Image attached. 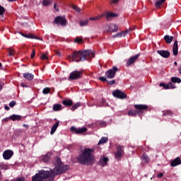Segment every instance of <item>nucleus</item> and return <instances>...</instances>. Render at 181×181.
Returning <instances> with one entry per match:
<instances>
[{
  "label": "nucleus",
  "mask_w": 181,
  "mask_h": 181,
  "mask_svg": "<svg viewBox=\"0 0 181 181\" xmlns=\"http://www.w3.org/2000/svg\"><path fill=\"white\" fill-rule=\"evenodd\" d=\"M69 169V165H64L60 158H56L55 168L53 170L38 171L32 177L31 181H53L57 175L64 173Z\"/></svg>",
  "instance_id": "f257e3e1"
},
{
  "label": "nucleus",
  "mask_w": 181,
  "mask_h": 181,
  "mask_svg": "<svg viewBox=\"0 0 181 181\" xmlns=\"http://www.w3.org/2000/svg\"><path fill=\"white\" fill-rule=\"evenodd\" d=\"M93 152H94V149L90 148H85L78 156V162L81 165H93L95 162Z\"/></svg>",
  "instance_id": "f03ea898"
},
{
  "label": "nucleus",
  "mask_w": 181,
  "mask_h": 181,
  "mask_svg": "<svg viewBox=\"0 0 181 181\" xmlns=\"http://www.w3.org/2000/svg\"><path fill=\"white\" fill-rule=\"evenodd\" d=\"M95 54L92 50H86L83 52H75L71 56H69V62H84L85 60H90L94 57Z\"/></svg>",
  "instance_id": "7ed1b4c3"
},
{
  "label": "nucleus",
  "mask_w": 181,
  "mask_h": 181,
  "mask_svg": "<svg viewBox=\"0 0 181 181\" xmlns=\"http://www.w3.org/2000/svg\"><path fill=\"white\" fill-rule=\"evenodd\" d=\"M134 108L136 110H129L127 114L132 117H135L136 114L138 115H141V114H144V112L148 110V105H134Z\"/></svg>",
  "instance_id": "20e7f679"
},
{
  "label": "nucleus",
  "mask_w": 181,
  "mask_h": 181,
  "mask_svg": "<svg viewBox=\"0 0 181 181\" xmlns=\"http://www.w3.org/2000/svg\"><path fill=\"white\" fill-rule=\"evenodd\" d=\"M117 71H118V68H117V66H113L112 69H110L105 72V77L111 80V78L115 77Z\"/></svg>",
  "instance_id": "39448f33"
},
{
  "label": "nucleus",
  "mask_w": 181,
  "mask_h": 181,
  "mask_svg": "<svg viewBox=\"0 0 181 181\" xmlns=\"http://www.w3.org/2000/svg\"><path fill=\"white\" fill-rule=\"evenodd\" d=\"M83 76V72L80 71H74L70 74L69 77V80H77V78H80Z\"/></svg>",
  "instance_id": "423d86ee"
},
{
  "label": "nucleus",
  "mask_w": 181,
  "mask_h": 181,
  "mask_svg": "<svg viewBox=\"0 0 181 181\" xmlns=\"http://www.w3.org/2000/svg\"><path fill=\"white\" fill-rule=\"evenodd\" d=\"M115 156L117 160H121V158L124 156V147L121 146H117Z\"/></svg>",
  "instance_id": "0eeeda50"
},
{
  "label": "nucleus",
  "mask_w": 181,
  "mask_h": 181,
  "mask_svg": "<svg viewBox=\"0 0 181 181\" xmlns=\"http://www.w3.org/2000/svg\"><path fill=\"white\" fill-rule=\"evenodd\" d=\"M55 23L57 25H61V26H66L67 24V20L66 17L57 16L54 19Z\"/></svg>",
  "instance_id": "6e6552de"
},
{
  "label": "nucleus",
  "mask_w": 181,
  "mask_h": 181,
  "mask_svg": "<svg viewBox=\"0 0 181 181\" xmlns=\"http://www.w3.org/2000/svg\"><path fill=\"white\" fill-rule=\"evenodd\" d=\"M112 95H114V97H117V98H121V99L127 98V94H125L124 93H123L119 90H116L113 91Z\"/></svg>",
  "instance_id": "1a4fd4ad"
},
{
  "label": "nucleus",
  "mask_w": 181,
  "mask_h": 181,
  "mask_svg": "<svg viewBox=\"0 0 181 181\" xmlns=\"http://www.w3.org/2000/svg\"><path fill=\"white\" fill-rule=\"evenodd\" d=\"M13 156V151H12L11 150H6L3 153V158L4 159H5V160H9V159H11V158H12Z\"/></svg>",
  "instance_id": "9d476101"
},
{
  "label": "nucleus",
  "mask_w": 181,
  "mask_h": 181,
  "mask_svg": "<svg viewBox=\"0 0 181 181\" xmlns=\"http://www.w3.org/2000/svg\"><path fill=\"white\" fill-rule=\"evenodd\" d=\"M71 132H75V134H84V132H87L86 127H81V128H76L74 127H71Z\"/></svg>",
  "instance_id": "9b49d317"
},
{
  "label": "nucleus",
  "mask_w": 181,
  "mask_h": 181,
  "mask_svg": "<svg viewBox=\"0 0 181 181\" xmlns=\"http://www.w3.org/2000/svg\"><path fill=\"white\" fill-rule=\"evenodd\" d=\"M160 87H163V88H165V90H169V88H176V86H175V84L172 83V82H170L168 83H160L159 84Z\"/></svg>",
  "instance_id": "f8f14e48"
},
{
  "label": "nucleus",
  "mask_w": 181,
  "mask_h": 181,
  "mask_svg": "<svg viewBox=\"0 0 181 181\" xmlns=\"http://www.w3.org/2000/svg\"><path fill=\"white\" fill-rule=\"evenodd\" d=\"M107 163H108V158L104 156H102L99 160V165L104 168L105 166H107Z\"/></svg>",
  "instance_id": "ddd939ff"
},
{
  "label": "nucleus",
  "mask_w": 181,
  "mask_h": 181,
  "mask_svg": "<svg viewBox=\"0 0 181 181\" xmlns=\"http://www.w3.org/2000/svg\"><path fill=\"white\" fill-rule=\"evenodd\" d=\"M107 32H117L118 30V25L115 24H109L107 25Z\"/></svg>",
  "instance_id": "4468645a"
},
{
  "label": "nucleus",
  "mask_w": 181,
  "mask_h": 181,
  "mask_svg": "<svg viewBox=\"0 0 181 181\" xmlns=\"http://www.w3.org/2000/svg\"><path fill=\"white\" fill-rule=\"evenodd\" d=\"M117 16H118V14L112 12H107L105 14L106 20H107L108 21L114 19V18H117Z\"/></svg>",
  "instance_id": "2eb2a0df"
},
{
  "label": "nucleus",
  "mask_w": 181,
  "mask_h": 181,
  "mask_svg": "<svg viewBox=\"0 0 181 181\" xmlns=\"http://www.w3.org/2000/svg\"><path fill=\"white\" fill-rule=\"evenodd\" d=\"M52 156V153H47V154L42 156L40 157L41 160H42V162H45V163H47V162H49V160H50V158Z\"/></svg>",
  "instance_id": "dca6fc26"
},
{
  "label": "nucleus",
  "mask_w": 181,
  "mask_h": 181,
  "mask_svg": "<svg viewBox=\"0 0 181 181\" xmlns=\"http://www.w3.org/2000/svg\"><path fill=\"white\" fill-rule=\"evenodd\" d=\"M138 57H139V54L134 55V57H130L127 62V66H131V64H133V63H135V61L136 60V59H138Z\"/></svg>",
  "instance_id": "f3484780"
},
{
  "label": "nucleus",
  "mask_w": 181,
  "mask_h": 181,
  "mask_svg": "<svg viewBox=\"0 0 181 181\" xmlns=\"http://www.w3.org/2000/svg\"><path fill=\"white\" fill-rule=\"evenodd\" d=\"M159 54L164 59H168L170 56V52L168 50H160Z\"/></svg>",
  "instance_id": "a211bd4d"
},
{
  "label": "nucleus",
  "mask_w": 181,
  "mask_h": 181,
  "mask_svg": "<svg viewBox=\"0 0 181 181\" xmlns=\"http://www.w3.org/2000/svg\"><path fill=\"white\" fill-rule=\"evenodd\" d=\"M173 53L174 56H177L179 53V46L177 45V40H175L173 45Z\"/></svg>",
  "instance_id": "6ab92c4d"
},
{
  "label": "nucleus",
  "mask_w": 181,
  "mask_h": 181,
  "mask_svg": "<svg viewBox=\"0 0 181 181\" xmlns=\"http://www.w3.org/2000/svg\"><path fill=\"white\" fill-rule=\"evenodd\" d=\"M181 165L180 157H177L171 162V166L175 167Z\"/></svg>",
  "instance_id": "aec40b11"
},
{
  "label": "nucleus",
  "mask_w": 181,
  "mask_h": 181,
  "mask_svg": "<svg viewBox=\"0 0 181 181\" xmlns=\"http://www.w3.org/2000/svg\"><path fill=\"white\" fill-rule=\"evenodd\" d=\"M141 159L144 163H149L151 160V158H149V156L146 155V153H144L141 157Z\"/></svg>",
  "instance_id": "412c9836"
},
{
  "label": "nucleus",
  "mask_w": 181,
  "mask_h": 181,
  "mask_svg": "<svg viewBox=\"0 0 181 181\" xmlns=\"http://www.w3.org/2000/svg\"><path fill=\"white\" fill-rule=\"evenodd\" d=\"M9 119H11V121H21L22 116L19 115H12L9 117Z\"/></svg>",
  "instance_id": "4be33fe9"
},
{
  "label": "nucleus",
  "mask_w": 181,
  "mask_h": 181,
  "mask_svg": "<svg viewBox=\"0 0 181 181\" xmlns=\"http://www.w3.org/2000/svg\"><path fill=\"white\" fill-rule=\"evenodd\" d=\"M24 78H26V80H28V81H32V80L34 78L33 74H30V73H25L23 74Z\"/></svg>",
  "instance_id": "5701e85b"
},
{
  "label": "nucleus",
  "mask_w": 181,
  "mask_h": 181,
  "mask_svg": "<svg viewBox=\"0 0 181 181\" xmlns=\"http://www.w3.org/2000/svg\"><path fill=\"white\" fill-rule=\"evenodd\" d=\"M164 40L165 42H166V43L170 45V43H172V42H173V36L165 35L164 37Z\"/></svg>",
  "instance_id": "b1692460"
},
{
  "label": "nucleus",
  "mask_w": 181,
  "mask_h": 181,
  "mask_svg": "<svg viewBox=\"0 0 181 181\" xmlns=\"http://www.w3.org/2000/svg\"><path fill=\"white\" fill-rule=\"evenodd\" d=\"M59 121L56 122V123L52 126V129H51V132L50 134L51 135H53V134H54V132H56V129H57V127H59Z\"/></svg>",
  "instance_id": "393cba45"
},
{
  "label": "nucleus",
  "mask_w": 181,
  "mask_h": 181,
  "mask_svg": "<svg viewBox=\"0 0 181 181\" xmlns=\"http://www.w3.org/2000/svg\"><path fill=\"white\" fill-rule=\"evenodd\" d=\"M59 121L56 122V123L52 126V129H51V132L50 134L51 135H53V134H54V132H56V129H57V127H59Z\"/></svg>",
  "instance_id": "a878e982"
},
{
  "label": "nucleus",
  "mask_w": 181,
  "mask_h": 181,
  "mask_svg": "<svg viewBox=\"0 0 181 181\" xmlns=\"http://www.w3.org/2000/svg\"><path fill=\"white\" fill-rule=\"evenodd\" d=\"M89 22L90 21L88 19L81 20L79 21V25L81 26V28H83L84 26H88Z\"/></svg>",
  "instance_id": "bb28decb"
},
{
  "label": "nucleus",
  "mask_w": 181,
  "mask_h": 181,
  "mask_svg": "<svg viewBox=\"0 0 181 181\" xmlns=\"http://www.w3.org/2000/svg\"><path fill=\"white\" fill-rule=\"evenodd\" d=\"M132 30H135V27H134L133 28H129L124 31H122V33H123V37H125V36H127V35H128L129 32H132Z\"/></svg>",
  "instance_id": "cd10ccee"
},
{
  "label": "nucleus",
  "mask_w": 181,
  "mask_h": 181,
  "mask_svg": "<svg viewBox=\"0 0 181 181\" xmlns=\"http://www.w3.org/2000/svg\"><path fill=\"white\" fill-rule=\"evenodd\" d=\"M52 110H54V111H62V105L60 104L54 105Z\"/></svg>",
  "instance_id": "c85d7f7f"
},
{
  "label": "nucleus",
  "mask_w": 181,
  "mask_h": 181,
  "mask_svg": "<svg viewBox=\"0 0 181 181\" xmlns=\"http://www.w3.org/2000/svg\"><path fill=\"white\" fill-rule=\"evenodd\" d=\"M62 104H64V105H66V107H70V105H72L73 101H71V100H65L62 101Z\"/></svg>",
  "instance_id": "c756f323"
},
{
  "label": "nucleus",
  "mask_w": 181,
  "mask_h": 181,
  "mask_svg": "<svg viewBox=\"0 0 181 181\" xmlns=\"http://www.w3.org/2000/svg\"><path fill=\"white\" fill-rule=\"evenodd\" d=\"M103 16H104V14H100L95 17H90V18H89V21H100V19H101V18H103Z\"/></svg>",
  "instance_id": "7c9ffc66"
},
{
  "label": "nucleus",
  "mask_w": 181,
  "mask_h": 181,
  "mask_svg": "<svg viewBox=\"0 0 181 181\" xmlns=\"http://www.w3.org/2000/svg\"><path fill=\"white\" fill-rule=\"evenodd\" d=\"M171 82L172 83H177L178 84H180L181 83V79H180V78L173 77V78H171Z\"/></svg>",
  "instance_id": "2f4dec72"
},
{
  "label": "nucleus",
  "mask_w": 181,
  "mask_h": 181,
  "mask_svg": "<svg viewBox=\"0 0 181 181\" xmlns=\"http://www.w3.org/2000/svg\"><path fill=\"white\" fill-rule=\"evenodd\" d=\"M107 141H108V138L107 137H102L99 142L98 143V145H101L103 144H105V142H107Z\"/></svg>",
  "instance_id": "473e14b6"
},
{
  "label": "nucleus",
  "mask_w": 181,
  "mask_h": 181,
  "mask_svg": "<svg viewBox=\"0 0 181 181\" xmlns=\"http://www.w3.org/2000/svg\"><path fill=\"white\" fill-rule=\"evenodd\" d=\"M8 56H15V49L12 48L8 49Z\"/></svg>",
  "instance_id": "72a5a7b5"
},
{
  "label": "nucleus",
  "mask_w": 181,
  "mask_h": 181,
  "mask_svg": "<svg viewBox=\"0 0 181 181\" xmlns=\"http://www.w3.org/2000/svg\"><path fill=\"white\" fill-rule=\"evenodd\" d=\"M52 4V1L49 0H42L43 6H47V5H50Z\"/></svg>",
  "instance_id": "f704fd0d"
},
{
  "label": "nucleus",
  "mask_w": 181,
  "mask_h": 181,
  "mask_svg": "<svg viewBox=\"0 0 181 181\" xmlns=\"http://www.w3.org/2000/svg\"><path fill=\"white\" fill-rule=\"evenodd\" d=\"M72 8L74 9L77 13H80V12H81V8H78L77 6L72 5Z\"/></svg>",
  "instance_id": "c9c22d12"
},
{
  "label": "nucleus",
  "mask_w": 181,
  "mask_h": 181,
  "mask_svg": "<svg viewBox=\"0 0 181 181\" xmlns=\"http://www.w3.org/2000/svg\"><path fill=\"white\" fill-rule=\"evenodd\" d=\"M0 169H4L5 170H8V165L4 163H0Z\"/></svg>",
  "instance_id": "e433bc0d"
},
{
  "label": "nucleus",
  "mask_w": 181,
  "mask_h": 181,
  "mask_svg": "<svg viewBox=\"0 0 181 181\" xmlns=\"http://www.w3.org/2000/svg\"><path fill=\"white\" fill-rule=\"evenodd\" d=\"M80 105H81L80 104V103H77L75 105H74L72 108H71L72 111H74L75 110H77V108H78V107H80Z\"/></svg>",
  "instance_id": "4c0bfd02"
},
{
  "label": "nucleus",
  "mask_w": 181,
  "mask_h": 181,
  "mask_svg": "<svg viewBox=\"0 0 181 181\" xmlns=\"http://www.w3.org/2000/svg\"><path fill=\"white\" fill-rule=\"evenodd\" d=\"M24 37H27V39H36V37L32 34H28L24 35Z\"/></svg>",
  "instance_id": "58836bf2"
},
{
  "label": "nucleus",
  "mask_w": 181,
  "mask_h": 181,
  "mask_svg": "<svg viewBox=\"0 0 181 181\" xmlns=\"http://www.w3.org/2000/svg\"><path fill=\"white\" fill-rule=\"evenodd\" d=\"M124 33H118L116 35H113V37H124Z\"/></svg>",
  "instance_id": "ea45409f"
},
{
  "label": "nucleus",
  "mask_w": 181,
  "mask_h": 181,
  "mask_svg": "<svg viewBox=\"0 0 181 181\" xmlns=\"http://www.w3.org/2000/svg\"><path fill=\"white\" fill-rule=\"evenodd\" d=\"M110 4L111 5H118V4H119V0H111Z\"/></svg>",
  "instance_id": "a19ab883"
},
{
  "label": "nucleus",
  "mask_w": 181,
  "mask_h": 181,
  "mask_svg": "<svg viewBox=\"0 0 181 181\" xmlns=\"http://www.w3.org/2000/svg\"><path fill=\"white\" fill-rule=\"evenodd\" d=\"M44 94H49L50 93V88H45L42 90Z\"/></svg>",
  "instance_id": "79ce46f5"
},
{
  "label": "nucleus",
  "mask_w": 181,
  "mask_h": 181,
  "mask_svg": "<svg viewBox=\"0 0 181 181\" xmlns=\"http://www.w3.org/2000/svg\"><path fill=\"white\" fill-rule=\"evenodd\" d=\"M166 115H172V112L170 110L165 111L163 114V117H166Z\"/></svg>",
  "instance_id": "37998d69"
},
{
  "label": "nucleus",
  "mask_w": 181,
  "mask_h": 181,
  "mask_svg": "<svg viewBox=\"0 0 181 181\" xmlns=\"http://www.w3.org/2000/svg\"><path fill=\"white\" fill-rule=\"evenodd\" d=\"M40 59H41V60H47V59H49V57H47V56L46 54H42L40 56Z\"/></svg>",
  "instance_id": "c03bdc74"
},
{
  "label": "nucleus",
  "mask_w": 181,
  "mask_h": 181,
  "mask_svg": "<svg viewBox=\"0 0 181 181\" xmlns=\"http://www.w3.org/2000/svg\"><path fill=\"white\" fill-rule=\"evenodd\" d=\"M11 181H25V177H18V178L12 180Z\"/></svg>",
  "instance_id": "a18cd8bd"
},
{
  "label": "nucleus",
  "mask_w": 181,
  "mask_h": 181,
  "mask_svg": "<svg viewBox=\"0 0 181 181\" xmlns=\"http://www.w3.org/2000/svg\"><path fill=\"white\" fill-rule=\"evenodd\" d=\"M5 13V8H4L2 6H0V15H4Z\"/></svg>",
  "instance_id": "49530a36"
},
{
  "label": "nucleus",
  "mask_w": 181,
  "mask_h": 181,
  "mask_svg": "<svg viewBox=\"0 0 181 181\" xmlns=\"http://www.w3.org/2000/svg\"><path fill=\"white\" fill-rule=\"evenodd\" d=\"M15 105H16V101H11L9 103V107H11V108L15 107Z\"/></svg>",
  "instance_id": "de8ad7c7"
},
{
  "label": "nucleus",
  "mask_w": 181,
  "mask_h": 181,
  "mask_svg": "<svg viewBox=\"0 0 181 181\" xmlns=\"http://www.w3.org/2000/svg\"><path fill=\"white\" fill-rule=\"evenodd\" d=\"M107 83L110 84V86H112V84H115V80L107 81Z\"/></svg>",
  "instance_id": "09e8293b"
},
{
  "label": "nucleus",
  "mask_w": 181,
  "mask_h": 181,
  "mask_svg": "<svg viewBox=\"0 0 181 181\" xmlns=\"http://www.w3.org/2000/svg\"><path fill=\"white\" fill-rule=\"evenodd\" d=\"M99 80L100 81H106V83H107V78H105V77H103V76H100V77H99Z\"/></svg>",
  "instance_id": "8fccbe9b"
},
{
  "label": "nucleus",
  "mask_w": 181,
  "mask_h": 181,
  "mask_svg": "<svg viewBox=\"0 0 181 181\" xmlns=\"http://www.w3.org/2000/svg\"><path fill=\"white\" fill-rule=\"evenodd\" d=\"M81 38H80V37H76V39H75V42L76 43H80L81 42Z\"/></svg>",
  "instance_id": "3c124183"
},
{
  "label": "nucleus",
  "mask_w": 181,
  "mask_h": 181,
  "mask_svg": "<svg viewBox=\"0 0 181 181\" xmlns=\"http://www.w3.org/2000/svg\"><path fill=\"white\" fill-rule=\"evenodd\" d=\"M35 54H36V52L35 49H33V52L31 53V59H33L35 57Z\"/></svg>",
  "instance_id": "603ef678"
},
{
  "label": "nucleus",
  "mask_w": 181,
  "mask_h": 181,
  "mask_svg": "<svg viewBox=\"0 0 181 181\" xmlns=\"http://www.w3.org/2000/svg\"><path fill=\"white\" fill-rule=\"evenodd\" d=\"M166 0H159V6L160 7V5H162V4H164V2H165Z\"/></svg>",
  "instance_id": "864d4df0"
},
{
  "label": "nucleus",
  "mask_w": 181,
  "mask_h": 181,
  "mask_svg": "<svg viewBox=\"0 0 181 181\" xmlns=\"http://www.w3.org/2000/svg\"><path fill=\"white\" fill-rule=\"evenodd\" d=\"M54 8L55 11H59V7H57V4H54Z\"/></svg>",
  "instance_id": "5fc2aeb1"
},
{
  "label": "nucleus",
  "mask_w": 181,
  "mask_h": 181,
  "mask_svg": "<svg viewBox=\"0 0 181 181\" xmlns=\"http://www.w3.org/2000/svg\"><path fill=\"white\" fill-rule=\"evenodd\" d=\"M21 87H23V88L28 87V86H26V84H25V83H22L21 84Z\"/></svg>",
  "instance_id": "6e6d98bb"
},
{
  "label": "nucleus",
  "mask_w": 181,
  "mask_h": 181,
  "mask_svg": "<svg viewBox=\"0 0 181 181\" xmlns=\"http://www.w3.org/2000/svg\"><path fill=\"white\" fill-rule=\"evenodd\" d=\"M4 108L5 110H6V111H9V110H11V108H9V106H5Z\"/></svg>",
  "instance_id": "4d7b16f0"
},
{
  "label": "nucleus",
  "mask_w": 181,
  "mask_h": 181,
  "mask_svg": "<svg viewBox=\"0 0 181 181\" xmlns=\"http://www.w3.org/2000/svg\"><path fill=\"white\" fill-rule=\"evenodd\" d=\"M156 8H159V1H156Z\"/></svg>",
  "instance_id": "13d9d810"
},
{
  "label": "nucleus",
  "mask_w": 181,
  "mask_h": 181,
  "mask_svg": "<svg viewBox=\"0 0 181 181\" xmlns=\"http://www.w3.org/2000/svg\"><path fill=\"white\" fill-rule=\"evenodd\" d=\"M8 120H9V118L8 117L2 119V121H6V122H8Z\"/></svg>",
  "instance_id": "bf43d9fd"
},
{
  "label": "nucleus",
  "mask_w": 181,
  "mask_h": 181,
  "mask_svg": "<svg viewBox=\"0 0 181 181\" xmlns=\"http://www.w3.org/2000/svg\"><path fill=\"white\" fill-rule=\"evenodd\" d=\"M57 56H59V57L62 56V53L60 52H57Z\"/></svg>",
  "instance_id": "052dcab7"
},
{
  "label": "nucleus",
  "mask_w": 181,
  "mask_h": 181,
  "mask_svg": "<svg viewBox=\"0 0 181 181\" xmlns=\"http://www.w3.org/2000/svg\"><path fill=\"white\" fill-rule=\"evenodd\" d=\"M23 127H24V128H28L29 127V125L26 124H24L23 125Z\"/></svg>",
  "instance_id": "680f3d73"
},
{
  "label": "nucleus",
  "mask_w": 181,
  "mask_h": 181,
  "mask_svg": "<svg viewBox=\"0 0 181 181\" xmlns=\"http://www.w3.org/2000/svg\"><path fill=\"white\" fill-rule=\"evenodd\" d=\"M163 176V174L162 173H159V177H162Z\"/></svg>",
  "instance_id": "e2e57ef3"
},
{
  "label": "nucleus",
  "mask_w": 181,
  "mask_h": 181,
  "mask_svg": "<svg viewBox=\"0 0 181 181\" xmlns=\"http://www.w3.org/2000/svg\"><path fill=\"white\" fill-rule=\"evenodd\" d=\"M21 33V35L23 36V37H25V36H26V35H25V34L22 33Z\"/></svg>",
  "instance_id": "0e129e2a"
},
{
  "label": "nucleus",
  "mask_w": 181,
  "mask_h": 181,
  "mask_svg": "<svg viewBox=\"0 0 181 181\" xmlns=\"http://www.w3.org/2000/svg\"><path fill=\"white\" fill-rule=\"evenodd\" d=\"M174 64H175V66H177V62H174Z\"/></svg>",
  "instance_id": "69168bd1"
},
{
  "label": "nucleus",
  "mask_w": 181,
  "mask_h": 181,
  "mask_svg": "<svg viewBox=\"0 0 181 181\" xmlns=\"http://www.w3.org/2000/svg\"><path fill=\"white\" fill-rule=\"evenodd\" d=\"M2 90V85L0 84V91Z\"/></svg>",
  "instance_id": "338daca9"
},
{
  "label": "nucleus",
  "mask_w": 181,
  "mask_h": 181,
  "mask_svg": "<svg viewBox=\"0 0 181 181\" xmlns=\"http://www.w3.org/2000/svg\"><path fill=\"white\" fill-rule=\"evenodd\" d=\"M179 72H180V74H181V68H180V69Z\"/></svg>",
  "instance_id": "774afa93"
}]
</instances>
